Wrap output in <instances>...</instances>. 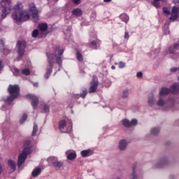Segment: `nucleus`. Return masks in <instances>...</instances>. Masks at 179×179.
Instances as JSON below:
<instances>
[{
  "label": "nucleus",
  "instance_id": "nucleus-29",
  "mask_svg": "<svg viewBox=\"0 0 179 179\" xmlns=\"http://www.w3.org/2000/svg\"><path fill=\"white\" fill-rule=\"evenodd\" d=\"M120 18L122 22H124V23H128L129 20V17L127 15V14H122L120 15Z\"/></svg>",
  "mask_w": 179,
  "mask_h": 179
},
{
  "label": "nucleus",
  "instance_id": "nucleus-30",
  "mask_svg": "<svg viewBox=\"0 0 179 179\" xmlns=\"http://www.w3.org/2000/svg\"><path fill=\"white\" fill-rule=\"evenodd\" d=\"M11 71L14 76H20V70H19V69L13 67V69H11Z\"/></svg>",
  "mask_w": 179,
  "mask_h": 179
},
{
  "label": "nucleus",
  "instance_id": "nucleus-8",
  "mask_svg": "<svg viewBox=\"0 0 179 179\" xmlns=\"http://www.w3.org/2000/svg\"><path fill=\"white\" fill-rule=\"evenodd\" d=\"M8 91L10 96H13V97H15V99H17L20 94V87L17 85H10Z\"/></svg>",
  "mask_w": 179,
  "mask_h": 179
},
{
  "label": "nucleus",
  "instance_id": "nucleus-7",
  "mask_svg": "<svg viewBox=\"0 0 179 179\" xmlns=\"http://www.w3.org/2000/svg\"><path fill=\"white\" fill-rule=\"evenodd\" d=\"M29 10L31 13V17L35 23H37L40 19L38 18V9L34 3L29 5Z\"/></svg>",
  "mask_w": 179,
  "mask_h": 179
},
{
  "label": "nucleus",
  "instance_id": "nucleus-59",
  "mask_svg": "<svg viewBox=\"0 0 179 179\" xmlns=\"http://www.w3.org/2000/svg\"><path fill=\"white\" fill-rule=\"evenodd\" d=\"M160 52V50H157V52Z\"/></svg>",
  "mask_w": 179,
  "mask_h": 179
},
{
  "label": "nucleus",
  "instance_id": "nucleus-3",
  "mask_svg": "<svg viewBox=\"0 0 179 179\" xmlns=\"http://www.w3.org/2000/svg\"><path fill=\"white\" fill-rule=\"evenodd\" d=\"M33 146L31 145V141L30 140H27L24 143V148L22 152L18 155L17 159V166L20 167L25 162L26 159H27V155H31L33 150H31Z\"/></svg>",
  "mask_w": 179,
  "mask_h": 179
},
{
  "label": "nucleus",
  "instance_id": "nucleus-22",
  "mask_svg": "<svg viewBox=\"0 0 179 179\" xmlns=\"http://www.w3.org/2000/svg\"><path fill=\"white\" fill-rule=\"evenodd\" d=\"M47 162L54 167L55 164L58 162V158L56 157H49L47 159Z\"/></svg>",
  "mask_w": 179,
  "mask_h": 179
},
{
  "label": "nucleus",
  "instance_id": "nucleus-26",
  "mask_svg": "<svg viewBox=\"0 0 179 179\" xmlns=\"http://www.w3.org/2000/svg\"><path fill=\"white\" fill-rule=\"evenodd\" d=\"M132 178L131 179H137L138 176L136 175V163H134L132 167Z\"/></svg>",
  "mask_w": 179,
  "mask_h": 179
},
{
  "label": "nucleus",
  "instance_id": "nucleus-2",
  "mask_svg": "<svg viewBox=\"0 0 179 179\" xmlns=\"http://www.w3.org/2000/svg\"><path fill=\"white\" fill-rule=\"evenodd\" d=\"M63 54L64 50H60L59 46H56L55 52L53 54L46 53L48 64L46 67L45 79H48L51 73H52V69L54 68V62L55 59L56 63L59 65L58 71L62 69V57H61V55H62Z\"/></svg>",
  "mask_w": 179,
  "mask_h": 179
},
{
  "label": "nucleus",
  "instance_id": "nucleus-6",
  "mask_svg": "<svg viewBox=\"0 0 179 179\" xmlns=\"http://www.w3.org/2000/svg\"><path fill=\"white\" fill-rule=\"evenodd\" d=\"M157 106L158 107H164V110H170L174 107V102L171 103L170 101L166 100L165 97L159 96Z\"/></svg>",
  "mask_w": 179,
  "mask_h": 179
},
{
  "label": "nucleus",
  "instance_id": "nucleus-28",
  "mask_svg": "<svg viewBox=\"0 0 179 179\" xmlns=\"http://www.w3.org/2000/svg\"><path fill=\"white\" fill-rule=\"evenodd\" d=\"M72 13L74 16H82V10L80 8L73 9Z\"/></svg>",
  "mask_w": 179,
  "mask_h": 179
},
{
  "label": "nucleus",
  "instance_id": "nucleus-17",
  "mask_svg": "<svg viewBox=\"0 0 179 179\" xmlns=\"http://www.w3.org/2000/svg\"><path fill=\"white\" fill-rule=\"evenodd\" d=\"M101 44V41H100V40L92 41L90 43V47L92 48V50H99Z\"/></svg>",
  "mask_w": 179,
  "mask_h": 179
},
{
  "label": "nucleus",
  "instance_id": "nucleus-14",
  "mask_svg": "<svg viewBox=\"0 0 179 179\" xmlns=\"http://www.w3.org/2000/svg\"><path fill=\"white\" fill-rule=\"evenodd\" d=\"M90 87L89 89V93H95L97 90V86H99V81L96 78H93L90 83Z\"/></svg>",
  "mask_w": 179,
  "mask_h": 179
},
{
  "label": "nucleus",
  "instance_id": "nucleus-53",
  "mask_svg": "<svg viewBox=\"0 0 179 179\" xmlns=\"http://www.w3.org/2000/svg\"><path fill=\"white\" fill-rule=\"evenodd\" d=\"M112 0H103V2H111Z\"/></svg>",
  "mask_w": 179,
  "mask_h": 179
},
{
  "label": "nucleus",
  "instance_id": "nucleus-13",
  "mask_svg": "<svg viewBox=\"0 0 179 179\" xmlns=\"http://www.w3.org/2000/svg\"><path fill=\"white\" fill-rule=\"evenodd\" d=\"M47 29H48V24H47V23H41L38 25V29L41 35V37H45L47 34H48Z\"/></svg>",
  "mask_w": 179,
  "mask_h": 179
},
{
  "label": "nucleus",
  "instance_id": "nucleus-18",
  "mask_svg": "<svg viewBox=\"0 0 179 179\" xmlns=\"http://www.w3.org/2000/svg\"><path fill=\"white\" fill-rule=\"evenodd\" d=\"M87 96V90L86 88L82 89V93L74 94L73 97L74 99H79V97H82V99H85Z\"/></svg>",
  "mask_w": 179,
  "mask_h": 179
},
{
  "label": "nucleus",
  "instance_id": "nucleus-45",
  "mask_svg": "<svg viewBox=\"0 0 179 179\" xmlns=\"http://www.w3.org/2000/svg\"><path fill=\"white\" fill-rule=\"evenodd\" d=\"M125 66H126V65H125V63H124V62H120L119 63V68H120V69H122V68H125Z\"/></svg>",
  "mask_w": 179,
  "mask_h": 179
},
{
  "label": "nucleus",
  "instance_id": "nucleus-27",
  "mask_svg": "<svg viewBox=\"0 0 179 179\" xmlns=\"http://www.w3.org/2000/svg\"><path fill=\"white\" fill-rule=\"evenodd\" d=\"M150 132L152 135H155L156 136L160 133V129L159 127H153L151 129Z\"/></svg>",
  "mask_w": 179,
  "mask_h": 179
},
{
  "label": "nucleus",
  "instance_id": "nucleus-12",
  "mask_svg": "<svg viewBox=\"0 0 179 179\" xmlns=\"http://www.w3.org/2000/svg\"><path fill=\"white\" fill-rule=\"evenodd\" d=\"M179 8L174 6L173 8H172V10H171V17H170V21L171 22H176V19H178V17H179Z\"/></svg>",
  "mask_w": 179,
  "mask_h": 179
},
{
  "label": "nucleus",
  "instance_id": "nucleus-31",
  "mask_svg": "<svg viewBox=\"0 0 179 179\" xmlns=\"http://www.w3.org/2000/svg\"><path fill=\"white\" fill-rule=\"evenodd\" d=\"M38 131V126L36 123H34L33 131L31 133L32 136H36L37 131Z\"/></svg>",
  "mask_w": 179,
  "mask_h": 179
},
{
  "label": "nucleus",
  "instance_id": "nucleus-50",
  "mask_svg": "<svg viewBox=\"0 0 179 179\" xmlns=\"http://www.w3.org/2000/svg\"><path fill=\"white\" fill-rule=\"evenodd\" d=\"M169 179H174V175H170Z\"/></svg>",
  "mask_w": 179,
  "mask_h": 179
},
{
  "label": "nucleus",
  "instance_id": "nucleus-32",
  "mask_svg": "<svg viewBox=\"0 0 179 179\" xmlns=\"http://www.w3.org/2000/svg\"><path fill=\"white\" fill-rule=\"evenodd\" d=\"M37 36H38L39 38H43V37H41V34H40V32L38 31V29H34L32 31V37H34V38H37Z\"/></svg>",
  "mask_w": 179,
  "mask_h": 179
},
{
  "label": "nucleus",
  "instance_id": "nucleus-4",
  "mask_svg": "<svg viewBox=\"0 0 179 179\" xmlns=\"http://www.w3.org/2000/svg\"><path fill=\"white\" fill-rule=\"evenodd\" d=\"M26 45L27 43L24 41H18L17 42L16 48H17V52L18 56L16 58V61H17V62H19V61H20L24 56V52H26Z\"/></svg>",
  "mask_w": 179,
  "mask_h": 179
},
{
  "label": "nucleus",
  "instance_id": "nucleus-51",
  "mask_svg": "<svg viewBox=\"0 0 179 179\" xmlns=\"http://www.w3.org/2000/svg\"><path fill=\"white\" fill-rule=\"evenodd\" d=\"M171 143L170 142V141H167L166 143H165V145H166V146H169V145H170Z\"/></svg>",
  "mask_w": 179,
  "mask_h": 179
},
{
  "label": "nucleus",
  "instance_id": "nucleus-15",
  "mask_svg": "<svg viewBox=\"0 0 179 179\" xmlns=\"http://www.w3.org/2000/svg\"><path fill=\"white\" fill-rule=\"evenodd\" d=\"M177 50L173 46L169 48V54H171L170 58L172 59H177L178 58V53H177Z\"/></svg>",
  "mask_w": 179,
  "mask_h": 179
},
{
  "label": "nucleus",
  "instance_id": "nucleus-55",
  "mask_svg": "<svg viewBox=\"0 0 179 179\" xmlns=\"http://www.w3.org/2000/svg\"><path fill=\"white\" fill-rule=\"evenodd\" d=\"M111 69H115V66H112Z\"/></svg>",
  "mask_w": 179,
  "mask_h": 179
},
{
  "label": "nucleus",
  "instance_id": "nucleus-33",
  "mask_svg": "<svg viewBox=\"0 0 179 179\" xmlns=\"http://www.w3.org/2000/svg\"><path fill=\"white\" fill-rule=\"evenodd\" d=\"M8 166H10V169L13 170H16V163L13 162V160L10 159L8 161Z\"/></svg>",
  "mask_w": 179,
  "mask_h": 179
},
{
  "label": "nucleus",
  "instance_id": "nucleus-46",
  "mask_svg": "<svg viewBox=\"0 0 179 179\" xmlns=\"http://www.w3.org/2000/svg\"><path fill=\"white\" fill-rule=\"evenodd\" d=\"M124 38H125L126 40H128L129 38V34L127 31H125L124 32Z\"/></svg>",
  "mask_w": 179,
  "mask_h": 179
},
{
  "label": "nucleus",
  "instance_id": "nucleus-39",
  "mask_svg": "<svg viewBox=\"0 0 179 179\" xmlns=\"http://www.w3.org/2000/svg\"><path fill=\"white\" fill-rule=\"evenodd\" d=\"M76 57L78 61H79L80 62H82V61H83V56L82 55V53L77 52Z\"/></svg>",
  "mask_w": 179,
  "mask_h": 179
},
{
  "label": "nucleus",
  "instance_id": "nucleus-21",
  "mask_svg": "<svg viewBox=\"0 0 179 179\" xmlns=\"http://www.w3.org/2000/svg\"><path fill=\"white\" fill-rule=\"evenodd\" d=\"M127 145L128 143H127V141L125 139L121 140L119 143V149L120 150H125Z\"/></svg>",
  "mask_w": 179,
  "mask_h": 179
},
{
  "label": "nucleus",
  "instance_id": "nucleus-58",
  "mask_svg": "<svg viewBox=\"0 0 179 179\" xmlns=\"http://www.w3.org/2000/svg\"><path fill=\"white\" fill-rule=\"evenodd\" d=\"M177 3H179V0H177Z\"/></svg>",
  "mask_w": 179,
  "mask_h": 179
},
{
  "label": "nucleus",
  "instance_id": "nucleus-47",
  "mask_svg": "<svg viewBox=\"0 0 179 179\" xmlns=\"http://www.w3.org/2000/svg\"><path fill=\"white\" fill-rule=\"evenodd\" d=\"M137 78H138L139 79L142 78L143 77V73L142 72H138L136 74Z\"/></svg>",
  "mask_w": 179,
  "mask_h": 179
},
{
  "label": "nucleus",
  "instance_id": "nucleus-52",
  "mask_svg": "<svg viewBox=\"0 0 179 179\" xmlns=\"http://www.w3.org/2000/svg\"><path fill=\"white\" fill-rule=\"evenodd\" d=\"M34 86H36L37 87L38 86V83H34Z\"/></svg>",
  "mask_w": 179,
  "mask_h": 179
},
{
  "label": "nucleus",
  "instance_id": "nucleus-56",
  "mask_svg": "<svg viewBox=\"0 0 179 179\" xmlns=\"http://www.w3.org/2000/svg\"><path fill=\"white\" fill-rule=\"evenodd\" d=\"M160 1H162V2H164V0H159V2H160Z\"/></svg>",
  "mask_w": 179,
  "mask_h": 179
},
{
  "label": "nucleus",
  "instance_id": "nucleus-49",
  "mask_svg": "<svg viewBox=\"0 0 179 179\" xmlns=\"http://www.w3.org/2000/svg\"><path fill=\"white\" fill-rule=\"evenodd\" d=\"M3 69V63L2 60L0 59V71H2Z\"/></svg>",
  "mask_w": 179,
  "mask_h": 179
},
{
  "label": "nucleus",
  "instance_id": "nucleus-24",
  "mask_svg": "<svg viewBox=\"0 0 179 179\" xmlns=\"http://www.w3.org/2000/svg\"><path fill=\"white\" fill-rule=\"evenodd\" d=\"M66 156L68 160H74V159H76V152L73 151V152H69L68 151L66 152Z\"/></svg>",
  "mask_w": 179,
  "mask_h": 179
},
{
  "label": "nucleus",
  "instance_id": "nucleus-61",
  "mask_svg": "<svg viewBox=\"0 0 179 179\" xmlns=\"http://www.w3.org/2000/svg\"><path fill=\"white\" fill-rule=\"evenodd\" d=\"M92 15H96V13H92Z\"/></svg>",
  "mask_w": 179,
  "mask_h": 179
},
{
  "label": "nucleus",
  "instance_id": "nucleus-48",
  "mask_svg": "<svg viewBox=\"0 0 179 179\" xmlns=\"http://www.w3.org/2000/svg\"><path fill=\"white\" fill-rule=\"evenodd\" d=\"M72 2L75 4V5H79V3H80V0H71Z\"/></svg>",
  "mask_w": 179,
  "mask_h": 179
},
{
  "label": "nucleus",
  "instance_id": "nucleus-44",
  "mask_svg": "<svg viewBox=\"0 0 179 179\" xmlns=\"http://www.w3.org/2000/svg\"><path fill=\"white\" fill-rule=\"evenodd\" d=\"M2 127L3 128H6V129L9 128V122L8 121L4 122L2 124Z\"/></svg>",
  "mask_w": 179,
  "mask_h": 179
},
{
  "label": "nucleus",
  "instance_id": "nucleus-41",
  "mask_svg": "<svg viewBox=\"0 0 179 179\" xmlns=\"http://www.w3.org/2000/svg\"><path fill=\"white\" fill-rule=\"evenodd\" d=\"M22 74L25 75V76H29V75H30V70L29 69H24L22 71Z\"/></svg>",
  "mask_w": 179,
  "mask_h": 179
},
{
  "label": "nucleus",
  "instance_id": "nucleus-23",
  "mask_svg": "<svg viewBox=\"0 0 179 179\" xmlns=\"http://www.w3.org/2000/svg\"><path fill=\"white\" fill-rule=\"evenodd\" d=\"M15 99H16V97H14L13 96L10 95V96H7L6 99L3 98V101L6 104H8L9 106H10V104H12L13 100H15Z\"/></svg>",
  "mask_w": 179,
  "mask_h": 179
},
{
  "label": "nucleus",
  "instance_id": "nucleus-35",
  "mask_svg": "<svg viewBox=\"0 0 179 179\" xmlns=\"http://www.w3.org/2000/svg\"><path fill=\"white\" fill-rule=\"evenodd\" d=\"M0 52H5V42H3V39H0Z\"/></svg>",
  "mask_w": 179,
  "mask_h": 179
},
{
  "label": "nucleus",
  "instance_id": "nucleus-57",
  "mask_svg": "<svg viewBox=\"0 0 179 179\" xmlns=\"http://www.w3.org/2000/svg\"><path fill=\"white\" fill-rule=\"evenodd\" d=\"M111 85V82H109V86Z\"/></svg>",
  "mask_w": 179,
  "mask_h": 179
},
{
  "label": "nucleus",
  "instance_id": "nucleus-25",
  "mask_svg": "<svg viewBox=\"0 0 179 179\" xmlns=\"http://www.w3.org/2000/svg\"><path fill=\"white\" fill-rule=\"evenodd\" d=\"M40 174H41V169L40 167L36 168L31 173L32 177H38Z\"/></svg>",
  "mask_w": 179,
  "mask_h": 179
},
{
  "label": "nucleus",
  "instance_id": "nucleus-10",
  "mask_svg": "<svg viewBox=\"0 0 179 179\" xmlns=\"http://www.w3.org/2000/svg\"><path fill=\"white\" fill-rule=\"evenodd\" d=\"M27 99L29 100H31V104L34 108V110H36L37 107H38V97L36 95L33 94H27L26 95Z\"/></svg>",
  "mask_w": 179,
  "mask_h": 179
},
{
  "label": "nucleus",
  "instance_id": "nucleus-16",
  "mask_svg": "<svg viewBox=\"0 0 179 179\" xmlns=\"http://www.w3.org/2000/svg\"><path fill=\"white\" fill-rule=\"evenodd\" d=\"M171 92V88L169 89L166 87H162L159 91V96L161 97H164V96H168Z\"/></svg>",
  "mask_w": 179,
  "mask_h": 179
},
{
  "label": "nucleus",
  "instance_id": "nucleus-11",
  "mask_svg": "<svg viewBox=\"0 0 179 179\" xmlns=\"http://www.w3.org/2000/svg\"><path fill=\"white\" fill-rule=\"evenodd\" d=\"M122 125L126 128H131V127H136L138 125V120L132 119L129 121L128 119H124L122 120Z\"/></svg>",
  "mask_w": 179,
  "mask_h": 179
},
{
  "label": "nucleus",
  "instance_id": "nucleus-37",
  "mask_svg": "<svg viewBox=\"0 0 179 179\" xmlns=\"http://www.w3.org/2000/svg\"><path fill=\"white\" fill-rule=\"evenodd\" d=\"M151 4L152 5V6H155V8H160V3L159 2V0H153L151 2Z\"/></svg>",
  "mask_w": 179,
  "mask_h": 179
},
{
  "label": "nucleus",
  "instance_id": "nucleus-36",
  "mask_svg": "<svg viewBox=\"0 0 179 179\" xmlns=\"http://www.w3.org/2000/svg\"><path fill=\"white\" fill-rule=\"evenodd\" d=\"M148 104L150 106H153V104H155V98L153 97V94H150V96L148 97Z\"/></svg>",
  "mask_w": 179,
  "mask_h": 179
},
{
  "label": "nucleus",
  "instance_id": "nucleus-42",
  "mask_svg": "<svg viewBox=\"0 0 179 179\" xmlns=\"http://www.w3.org/2000/svg\"><path fill=\"white\" fill-rule=\"evenodd\" d=\"M26 120H27V114L24 113L22 117L20 120V124H24Z\"/></svg>",
  "mask_w": 179,
  "mask_h": 179
},
{
  "label": "nucleus",
  "instance_id": "nucleus-54",
  "mask_svg": "<svg viewBox=\"0 0 179 179\" xmlns=\"http://www.w3.org/2000/svg\"><path fill=\"white\" fill-rule=\"evenodd\" d=\"M2 173V166L0 165V174Z\"/></svg>",
  "mask_w": 179,
  "mask_h": 179
},
{
  "label": "nucleus",
  "instance_id": "nucleus-60",
  "mask_svg": "<svg viewBox=\"0 0 179 179\" xmlns=\"http://www.w3.org/2000/svg\"><path fill=\"white\" fill-rule=\"evenodd\" d=\"M54 75H57V72H55V73H54Z\"/></svg>",
  "mask_w": 179,
  "mask_h": 179
},
{
  "label": "nucleus",
  "instance_id": "nucleus-40",
  "mask_svg": "<svg viewBox=\"0 0 179 179\" xmlns=\"http://www.w3.org/2000/svg\"><path fill=\"white\" fill-rule=\"evenodd\" d=\"M43 113H50V106L44 104L43 107Z\"/></svg>",
  "mask_w": 179,
  "mask_h": 179
},
{
  "label": "nucleus",
  "instance_id": "nucleus-1",
  "mask_svg": "<svg viewBox=\"0 0 179 179\" xmlns=\"http://www.w3.org/2000/svg\"><path fill=\"white\" fill-rule=\"evenodd\" d=\"M3 10L0 14V19H5L13 9L12 13V17L16 23H20V22H27L30 19V15L23 9V4L20 2L17 3V4L13 8L11 0H2L0 3Z\"/></svg>",
  "mask_w": 179,
  "mask_h": 179
},
{
  "label": "nucleus",
  "instance_id": "nucleus-5",
  "mask_svg": "<svg viewBox=\"0 0 179 179\" xmlns=\"http://www.w3.org/2000/svg\"><path fill=\"white\" fill-rule=\"evenodd\" d=\"M72 120H69V124L64 120H60L59 122V129L64 134H71L72 132Z\"/></svg>",
  "mask_w": 179,
  "mask_h": 179
},
{
  "label": "nucleus",
  "instance_id": "nucleus-43",
  "mask_svg": "<svg viewBox=\"0 0 179 179\" xmlns=\"http://www.w3.org/2000/svg\"><path fill=\"white\" fill-rule=\"evenodd\" d=\"M163 13L166 15H170V10L167 8V7H163L162 8Z\"/></svg>",
  "mask_w": 179,
  "mask_h": 179
},
{
  "label": "nucleus",
  "instance_id": "nucleus-34",
  "mask_svg": "<svg viewBox=\"0 0 179 179\" xmlns=\"http://www.w3.org/2000/svg\"><path fill=\"white\" fill-rule=\"evenodd\" d=\"M128 96H129V90L126 89L122 91V99H128Z\"/></svg>",
  "mask_w": 179,
  "mask_h": 179
},
{
  "label": "nucleus",
  "instance_id": "nucleus-19",
  "mask_svg": "<svg viewBox=\"0 0 179 179\" xmlns=\"http://www.w3.org/2000/svg\"><path fill=\"white\" fill-rule=\"evenodd\" d=\"M80 155L82 157H89V156H92V155H93V150L90 149L83 150L80 152Z\"/></svg>",
  "mask_w": 179,
  "mask_h": 179
},
{
  "label": "nucleus",
  "instance_id": "nucleus-9",
  "mask_svg": "<svg viewBox=\"0 0 179 179\" xmlns=\"http://www.w3.org/2000/svg\"><path fill=\"white\" fill-rule=\"evenodd\" d=\"M169 164V155H164L159 159L154 169H163L164 166H167Z\"/></svg>",
  "mask_w": 179,
  "mask_h": 179
},
{
  "label": "nucleus",
  "instance_id": "nucleus-20",
  "mask_svg": "<svg viewBox=\"0 0 179 179\" xmlns=\"http://www.w3.org/2000/svg\"><path fill=\"white\" fill-rule=\"evenodd\" d=\"M171 93H173L174 94H177V93H179V83H175L171 86Z\"/></svg>",
  "mask_w": 179,
  "mask_h": 179
},
{
  "label": "nucleus",
  "instance_id": "nucleus-38",
  "mask_svg": "<svg viewBox=\"0 0 179 179\" xmlns=\"http://www.w3.org/2000/svg\"><path fill=\"white\" fill-rule=\"evenodd\" d=\"M62 166H64V162L57 160V162L55 164L53 167H56L57 169H61Z\"/></svg>",
  "mask_w": 179,
  "mask_h": 179
}]
</instances>
